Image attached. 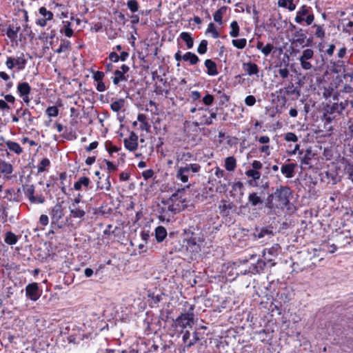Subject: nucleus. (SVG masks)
<instances>
[{
    "label": "nucleus",
    "mask_w": 353,
    "mask_h": 353,
    "mask_svg": "<svg viewBox=\"0 0 353 353\" xmlns=\"http://www.w3.org/2000/svg\"><path fill=\"white\" fill-rule=\"evenodd\" d=\"M292 191L288 186H281L272 194H269L265 200V207L269 210L284 209L290 203Z\"/></svg>",
    "instance_id": "obj_1"
},
{
    "label": "nucleus",
    "mask_w": 353,
    "mask_h": 353,
    "mask_svg": "<svg viewBox=\"0 0 353 353\" xmlns=\"http://www.w3.org/2000/svg\"><path fill=\"white\" fill-rule=\"evenodd\" d=\"M349 107L353 108V102L347 100L327 104L325 107L324 117L327 121L330 122L336 115L341 114Z\"/></svg>",
    "instance_id": "obj_2"
},
{
    "label": "nucleus",
    "mask_w": 353,
    "mask_h": 353,
    "mask_svg": "<svg viewBox=\"0 0 353 353\" xmlns=\"http://www.w3.org/2000/svg\"><path fill=\"white\" fill-rule=\"evenodd\" d=\"M201 165L199 163H185L184 166H181L176 171V176L183 183L188 181L190 176L201 170Z\"/></svg>",
    "instance_id": "obj_3"
},
{
    "label": "nucleus",
    "mask_w": 353,
    "mask_h": 353,
    "mask_svg": "<svg viewBox=\"0 0 353 353\" xmlns=\"http://www.w3.org/2000/svg\"><path fill=\"white\" fill-rule=\"evenodd\" d=\"M164 206L159 208V219L161 221H170V218L177 212L180 211L179 204L171 203L170 201H162Z\"/></svg>",
    "instance_id": "obj_4"
},
{
    "label": "nucleus",
    "mask_w": 353,
    "mask_h": 353,
    "mask_svg": "<svg viewBox=\"0 0 353 353\" xmlns=\"http://www.w3.org/2000/svg\"><path fill=\"white\" fill-rule=\"evenodd\" d=\"M314 20V16L312 12V8L309 6L303 5L297 11L294 21L301 24L305 22L307 25H311Z\"/></svg>",
    "instance_id": "obj_5"
},
{
    "label": "nucleus",
    "mask_w": 353,
    "mask_h": 353,
    "mask_svg": "<svg viewBox=\"0 0 353 353\" xmlns=\"http://www.w3.org/2000/svg\"><path fill=\"white\" fill-rule=\"evenodd\" d=\"M193 310L194 307L192 306L186 314H181V315L176 319V324L183 329L187 327H191L194 321Z\"/></svg>",
    "instance_id": "obj_6"
},
{
    "label": "nucleus",
    "mask_w": 353,
    "mask_h": 353,
    "mask_svg": "<svg viewBox=\"0 0 353 353\" xmlns=\"http://www.w3.org/2000/svg\"><path fill=\"white\" fill-rule=\"evenodd\" d=\"M321 180L327 184H336L341 179L339 175L337 168L333 167L321 174Z\"/></svg>",
    "instance_id": "obj_7"
},
{
    "label": "nucleus",
    "mask_w": 353,
    "mask_h": 353,
    "mask_svg": "<svg viewBox=\"0 0 353 353\" xmlns=\"http://www.w3.org/2000/svg\"><path fill=\"white\" fill-rule=\"evenodd\" d=\"M41 294V290H39L37 283H31L26 287V296L31 301H37Z\"/></svg>",
    "instance_id": "obj_8"
},
{
    "label": "nucleus",
    "mask_w": 353,
    "mask_h": 353,
    "mask_svg": "<svg viewBox=\"0 0 353 353\" xmlns=\"http://www.w3.org/2000/svg\"><path fill=\"white\" fill-rule=\"evenodd\" d=\"M313 57L314 51L312 49L307 48L303 51L302 55L299 59L303 69L308 70L312 68V64L307 61L312 59Z\"/></svg>",
    "instance_id": "obj_9"
},
{
    "label": "nucleus",
    "mask_w": 353,
    "mask_h": 353,
    "mask_svg": "<svg viewBox=\"0 0 353 353\" xmlns=\"http://www.w3.org/2000/svg\"><path fill=\"white\" fill-rule=\"evenodd\" d=\"M63 211L62 205L60 203H57L52 208L50 216L52 219V225L56 224L60 219L63 217Z\"/></svg>",
    "instance_id": "obj_10"
},
{
    "label": "nucleus",
    "mask_w": 353,
    "mask_h": 353,
    "mask_svg": "<svg viewBox=\"0 0 353 353\" xmlns=\"http://www.w3.org/2000/svg\"><path fill=\"white\" fill-rule=\"evenodd\" d=\"M273 235V227L270 225L262 228H256L254 232V236L257 239H262L265 236L271 237Z\"/></svg>",
    "instance_id": "obj_11"
},
{
    "label": "nucleus",
    "mask_w": 353,
    "mask_h": 353,
    "mask_svg": "<svg viewBox=\"0 0 353 353\" xmlns=\"http://www.w3.org/2000/svg\"><path fill=\"white\" fill-rule=\"evenodd\" d=\"M138 136L132 132L128 139L124 140V145L126 149L130 151H134L138 148Z\"/></svg>",
    "instance_id": "obj_12"
},
{
    "label": "nucleus",
    "mask_w": 353,
    "mask_h": 353,
    "mask_svg": "<svg viewBox=\"0 0 353 353\" xmlns=\"http://www.w3.org/2000/svg\"><path fill=\"white\" fill-rule=\"evenodd\" d=\"M243 70L246 72L247 74L252 76V75H256L258 76V74L259 72V66L251 61L247 62V63H243L242 64Z\"/></svg>",
    "instance_id": "obj_13"
},
{
    "label": "nucleus",
    "mask_w": 353,
    "mask_h": 353,
    "mask_svg": "<svg viewBox=\"0 0 353 353\" xmlns=\"http://www.w3.org/2000/svg\"><path fill=\"white\" fill-rule=\"evenodd\" d=\"M185 193V188L179 189L176 192L173 193L171 196L167 200L170 201L171 203L179 204V203H183L186 202V199L183 198Z\"/></svg>",
    "instance_id": "obj_14"
},
{
    "label": "nucleus",
    "mask_w": 353,
    "mask_h": 353,
    "mask_svg": "<svg viewBox=\"0 0 353 353\" xmlns=\"http://www.w3.org/2000/svg\"><path fill=\"white\" fill-rule=\"evenodd\" d=\"M294 36L296 39L292 43L295 45V46H301L304 47L307 39L306 34L304 31L302 29H299L294 33Z\"/></svg>",
    "instance_id": "obj_15"
},
{
    "label": "nucleus",
    "mask_w": 353,
    "mask_h": 353,
    "mask_svg": "<svg viewBox=\"0 0 353 353\" xmlns=\"http://www.w3.org/2000/svg\"><path fill=\"white\" fill-rule=\"evenodd\" d=\"M194 157L192 152L181 151L176 152V161L177 163H186L188 161H190Z\"/></svg>",
    "instance_id": "obj_16"
},
{
    "label": "nucleus",
    "mask_w": 353,
    "mask_h": 353,
    "mask_svg": "<svg viewBox=\"0 0 353 353\" xmlns=\"http://www.w3.org/2000/svg\"><path fill=\"white\" fill-rule=\"evenodd\" d=\"M283 92L285 96L296 95V98H299L301 95V91L296 87L292 83H290L288 86L280 90V93Z\"/></svg>",
    "instance_id": "obj_17"
},
{
    "label": "nucleus",
    "mask_w": 353,
    "mask_h": 353,
    "mask_svg": "<svg viewBox=\"0 0 353 353\" xmlns=\"http://www.w3.org/2000/svg\"><path fill=\"white\" fill-rule=\"evenodd\" d=\"M222 205H220L219 208L220 210V214L223 216H228L230 210H233L236 208V205L232 202H227L226 201H221Z\"/></svg>",
    "instance_id": "obj_18"
},
{
    "label": "nucleus",
    "mask_w": 353,
    "mask_h": 353,
    "mask_svg": "<svg viewBox=\"0 0 353 353\" xmlns=\"http://www.w3.org/2000/svg\"><path fill=\"white\" fill-rule=\"evenodd\" d=\"M204 65L207 68V74L209 76H216L219 74L216 63L214 61L206 59L204 62Z\"/></svg>",
    "instance_id": "obj_19"
},
{
    "label": "nucleus",
    "mask_w": 353,
    "mask_h": 353,
    "mask_svg": "<svg viewBox=\"0 0 353 353\" xmlns=\"http://www.w3.org/2000/svg\"><path fill=\"white\" fill-rule=\"evenodd\" d=\"M294 163L283 164L281 168V172L286 178H292L294 175Z\"/></svg>",
    "instance_id": "obj_20"
},
{
    "label": "nucleus",
    "mask_w": 353,
    "mask_h": 353,
    "mask_svg": "<svg viewBox=\"0 0 353 353\" xmlns=\"http://www.w3.org/2000/svg\"><path fill=\"white\" fill-rule=\"evenodd\" d=\"M70 211L71 216L74 218H83L85 214V212L81 206L75 204H71Z\"/></svg>",
    "instance_id": "obj_21"
},
{
    "label": "nucleus",
    "mask_w": 353,
    "mask_h": 353,
    "mask_svg": "<svg viewBox=\"0 0 353 353\" xmlns=\"http://www.w3.org/2000/svg\"><path fill=\"white\" fill-rule=\"evenodd\" d=\"M16 114L19 115V117L23 118L28 124H31L33 121L34 117L31 115L30 112L28 109L23 110L21 108L17 110Z\"/></svg>",
    "instance_id": "obj_22"
},
{
    "label": "nucleus",
    "mask_w": 353,
    "mask_h": 353,
    "mask_svg": "<svg viewBox=\"0 0 353 353\" xmlns=\"http://www.w3.org/2000/svg\"><path fill=\"white\" fill-rule=\"evenodd\" d=\"M248 199L249 203H250L251 206L252 207H256L259 205L263 204L264 202V201L256 192L250 193Z\"/></svg>",
    "instance_id": "obj_23"
},
{
    "label": "nucleus",
    "mask_w": 353,
    "mask_h": 353,
    "mask_svg": "<svg viewBox=\"0 0 353 353\" xmlns=\"http://www.w3.org/2000/svg\"><path fill=\"white\" fill-rule=\"evenodd\" d=\"M90 183V180L87 176H81L74 183V188L76 190H81L83 188H87Z\"/></svg>",
    "instance_id": "obj_24"
},
{
    "label": "nucleus",
    "mask_w": 353,
    "mask_h": 353,
    "mask_svg": "<svg viewBox=\"0 0 353 353\" xmlns=\"http://www.w3.org/2000/svg\"><path fill=\"white\" fill-rule=\"evenodd\" d=\"M166 229L163 226H158L155 229V238L157 242H162L167 236Z\"/></svg>",
    "instance_id": "obj_25"
},
{
    "label": "nucleus",
    "mask_w": 353,
    "mask_h": 353,
    "mask_svg": "<svg viewBox=\"0 0 353 353\" xmlns=\"http://www.w3.org/2000/svg\"><path fill=\"white\" fill-rule=\"evenodd\" d=\"M13 171L12 165L6 162L5 161H0V172L3 174L5 176L10 174Z\"/></svg>",
    "instance_id": "obj_26"
},
{
    "label": "nucleus",
    "mask_w": 353,
    "mask_h": 353,
    "mask_svg": "<svg viewBox=\"0 0 353 353\" xmlns=\"http://www.w3.org/2000/svg\"><path fill=\"white\" fill-rule=\"evenodd\" d=\"M5 143L8 148L15 154L19 155L23 152V149L18 143L12 141H6Z\"/></svg>",
    "instance_id": "obj_27"
},
{
    "label": "nucleus",
    "mask_w": 353,
    "mask_h": 353,
    "mask_svg": "<svg viewBox=\"0 0 353 353\" xmlns=\"http://www.w3.org/2000/svg\"><path fill=\"white\" fill-rule=\"evenodd\" d=\"M19 30V26L14 28L12 26H9L6 30V35L11 40V41H17V34Z\"/></svg>",
    "instance_id": "obj_28"
},
{
    "label": "nucleus",
    "mask_w": 353,
    "mask_h": 353,
    "mask_svg": "<svg viewBox=\"0 0 353 353\" xmlns=\"http://www.w3.org/2000/svg\"><path fill=\"white\" fill-rule=\"evenodd\" d=\"M183 60L188 61L191 65L196 64L200 60L196 54L191 52H188L183 55Z\"/></svg>",
    "instance_id": "obj_29"
},
{
    "label": "nucleus",
    "mask_w": 353,
    "mask_h": 353,
    "mask_svg": "<svg viewBox=\"0 0 353 353\" xmlns=\"http://www.w3.org/2000/svg\"><path fill=\"white\" fill-rule=\"evenodd\" d=\"M30 90L31 88L27 82L19 83L17 85V91L21 96L28 95Z\"/></svg>",
    "instance_id": "obj_30"
},
{
    "label": "nucleus",
    "mask_w": 353,
    "mask_h": 353,
    "mask_svg": "<svg viewBox=\"0 0 353 353\" xmlns=\"http://www.w3.org/2000/svg\"><path fill=\"white\" fill-rule=\"evenodd\" d=\"M179 37L183 41L185 42L188 49H190L193 47L194 40L189 32H183L180 34Z\"/></svg>",
    "instance_id": "obj_31"
},
{
    "label": "nucleus",
    "mask_w": 353,
    "mask_h": 353,
    "mask_svg": "<svg viewBox=\"0 0 353 353\" xmlns=\"http://www.w3.org/2000/svg\"><path fill=\"white\" fill-rule=\"evenodd\" d=\"M63 27L61 28V32H63L67 37H71L73 35V30L71 28V22L68 21H63Z\"/></svg>",
    "instance_id": "obj_32"
},
{
    "label": "nucleus",
    "mask_w": 353,
    "mask_h": 353,
    "mask_svg": "<svg viewBox=\"0 0 353 353\" xmlns=\"http://www.w3.org/2000/svg\"><path fill=\"white\" fill-rule=\"evenodd\" d=\"M278 6L293 11L296 9V5L294 3V0H279Z\"/></svg>",
    "instance_id": "obj_33"
},
{
    "label": "nucleus",
    "mask_w": 353,
    "mask_h": 353,
    "mask_svg": "<svg viewBox=\"0 0 353 353\" xmlns=\"http://www.w3.org/2000/svg\"><path fill=\"white\" fill-rule=\"evenodd\" d=\"M225 167L228 171H234L236 167V161L233 157H228L225 159Z\"/></svg>",
    "instance_id": "obj_34"
},
{
    "label": "nucleus",
    "mask_w": 353,
    "mask_h": 353,
    "mask_svg": "<svg viewBox=\"0 0 353 353\" xmlns=\"http://www.w3.org/2000/svg\"><path fill=\"white\" fill-rule=\"evenodd\" d=\"M18 237L12 232H7L5 235L4 241L8 245H12L17 243Z\"/></svg>",
    "instance_id": "obj_35"
},
{
    "label": "nucleus",
    "mask_w": 353,
    "mask_h": 353,
    "mask_svg": "<svg viewBox=\"0 0 353 353\" xmlns=\"http://www.w3.org/2000/svg\"><path fill=\"white\" fill-rule=\"evenodd\" d=\"M227 9H228V7L224 6H222L221 8H220L218 10H216L214 14V20L216 22L221 24L223 14L226 12Z\"/></svg>",
    "instance_id": "obj_36"
},
{
    "label": "nucleus",
    "mask_w": 353,
    "mask_h": 353,
    "mask_svg": "<svg viewBox=\"0 0 353 353\" xmlns=\"http://www.w3.org/2000/svg\"><path fill=\"white\" fill-rule=\"evenodd\" d=\"M70 48V42L68 40L62 39L61 41L60 46L59 48H57L54 52L56 53L60 54L61 52H65Z\"/></svg>",
    "instance_id": "obj_37"
},
{
    "label": "nucleus",
    "mask_w": 353,
    "mask_h": 353,
    "mask_svg": "<svg viewBox=\"0 0 353 353\" xmlns=\"http://www.w3.org/2000/svg\"><path fill=\"white\" fill-rule=\"evenodd\" d=\"M27 61L24 58V54L21 53L20 57L14 59V65L17 66L19 70L24 69L26 65Z\"/></svg>",
    "instance_id": "obj_38"
},
{
    "label": "nucleus",
    "mask_w": 353,
    "mask_h": 353,
    "mask_svg": "<svg viewBox=\"0 0 353 353\" xmlns=\"http://www.w3.org/2000/svg\"><path fill=\"white\" fill-rule=\"evenodd\" d=\"M124 99H119V100L115 101L110 104L111 110L117 112L124 106Z\"/></svg>",
    "instance_id": "obj_39"
},
{
    "label": "nucleus",
    "mask_w": 353,
    "mask_h": 353,
    "mask_svg": "<svg viewBox=\"0 0 353 353\" xmlns=\"http://www.w3.org/2000/svg\"><path fill=\"white\" fill-rule=\"evenodd\" d=\"M230 28H231V30L230 32V35L234 38L237 37L239 35V30H240L237 21H233L230 23Z\"/></svg>",
    "instance_id": "obj_40"
},
{
    "label": "nucleus",
    "mask_w": 353,
    "mask_h": 353,
    "mask_svg": "<svg viewBox=\"0 0 353 353\" xmlns=\"http://www.w3.org/2000/svg\"><path fill=\"white\" fill-rule=\"evenodd\" d=\"M50 165V161L48 158H43L37 167L38 173L43 172L46 168Z\"/></svg>",
    "instance_id": "obj_41"
},
{
    "label": "nucleus",
    "mask_w": 353,
    "mask_h": 353,
    "mask_svg": "<svg viewBox=\"0 0 353 353\" xmlns=\"http://www.w3.org/2000/svg\"><path fill=\"white\" fill-rule=\"evenodd\" d=\"M245 174L248 177L253 179V181H257L261 177V172L259 171L254 170L252 169L246 170Z\"/></svg>",
    "instance_id": "obj_42"
},
{
    "label": "nucleus",
    "mask_w": 353,
    "mask_h": 353,
    "mask_svg": "<svg viewBox=\"0 0 353 353\" xmlns=\"http://www.w3.org/2000/svg\"><path fill=\"white\" fill-rule=\"evenodd\" d=\"M277 50L276 48H274L272 43H267L265 46H263L261 52L264 54L265 57H268L272 52L274 53Z\"/></svg>",
    "instance_id": "obj_43"
},
{
    "label": "nucleus",
    "mask_w": 353,
    "mask_h": 353,
    "mask_svg": "<svg viewBox=\"0 0 353 353\" xmlns=\"http://www.w3.org/2000/svg\"><path fill=\"white\" fill-rule=\"evenodd\" d=\"M232 45L238 49H243L247 43V40L245 38L233 39L232 41Z\"/></svg>",
    "instance_id": "obj_44"
},
{
    "label": "nucleus",
    "mask_w": 353,
    "mask_h": 353,
    "mask_svg": "<svg viewBox=\"0 0 353 353\" xmlns=\"http://www.w3.org/2000/svg\"><path fill=\"white\" fill-rule=\"evenodd\" d=\"M311 152L309 150H307V152L304 154L303 157H301V165H307L308 168H311L312 165L310 163L311 161Z\"/></svg>",
    "instance_id": "obj_45"
},
{
    "label": "nucleus",
    "mask_w": 353,
    "mask_h": 353,
    "mask_svg": "<svg viewBox=\"0 0 353 353\" xmlns=\"http://www.w3.org/2000/svg\"><path fill=\"white\" fill-rule=\"evenodd\" d=\"M55 8L57 10L58 13L60 12L61 18H67L68 14V10L67 8L62 4H56Z\"/></svg>",
    "instance_id": "obj_46"
},
{
    "label": "nucleus",
    "mask_w": 353,
    "mask_h": 353,
    "mask_svg": "<svg viewBox=\"0 0 353 353\" xmlns=\"http://www.w3.org/2000/svg\"><path fill=\"white\" fill-rule=\"evenodd\" d=\"M39 14L45 17V19L47 21L52 19L53 13L50 11L47 10L45 7H41L39 8Z\"/></svg>",
    "instance_id": "obj_47"
},
{
    "label": "nucleus",
    "mask_w": 353,
    "mask_h": 353,
    "mask_svg": "<svg viewBox=\"0 0 353 353\" xmlns=\"http://www.w3.org/2000/svg\"><path fill=\"white\" fill-rule=\"evenodd\" d=\"M265 266L266 263L263 260L259 259L254 265V270H255L258 273H260L264 270Z\"/></svg>",
    "instance_id": "obj_48"
},
{
    "label": "nucleus",
    "mask_w": 353,
    "mask_h": 353,
    "mask_svg": "<svg viewBox=\"0 0 353 353\" xmlns=\"http://www.w3.org/2000/svg\"><path fill=\"white\" fill-rule=\"evenodd\" d=\"M345 172L348 175V178L353 182V164L346 162L345 165Z\"/></svg>",
    "instance_id": "obj_49"
},
{
    "label": "nucleus",
    "mask_w": 353,
    "mask_h": 353,
    "mask_svg": "<svg viewBox=\"0 0 353 353\" xmlns=\"http://www.w3.org/2000/svg\"><path fill=\"white\" fill-rule=\"evenodd\" d=\"M208 43V41L205 39L201 41L197 48V52L199 54H203L207 52Z\"/></svg>",
    "instance_id": "obj_50"
},
{
    "label": "nucleus",
    "mask_w": 353,
    "mask_h": 353,
    "mask_svg": "<svg viewBox=\"0 0 353 353\" xmlns=\"http://www.w3.org/2000/svg\"><path fill=\"white\" fill-rule=\"evenodd\" d=\"M206 32L212 33V36L214 39H217L219 37V33L216 30L214 24L213 23H209Z\"/></svg>",
    "instance_id": "obj_51"
},
{
    "label": "nucleus",
    "mask_w": 353,
    "mask_h": 353,
    "mask_svg": "<svg viewBox=\"0 0 353 353\" xmlns=\"http://www.w3.org/2000/svg\"><path fill=\"white\" fill-rule=\"evenodd\" d=\"M127 6L132 12H135L139 10V4L136 0L128 1Z\"/></svg>",
    "instance_id": "obj_52"
},
{
    "label": "nucleus",
    "mask_w": 353,
    "mask_h": 353,
    "mask_svg": "<svg viewBox=\"0 0 353 353\" xmlns=\"http://www.w3.org/2000/svg\"><path fill=\"white\" fill-rule=\"evenodd\" d=\"M49 117H57L59 114V110L56 106H50L46 110Z\"/></svg>",
    "instance_id": "obj_53"
},
{
    "label": "nucleus",
    "mask_w": 353,
    "mask_h": 353,
    "mask_svg": "<svg viewBox=\"0 0 353 353\" xmlns=\"http://www.w3.org/2000/svg\"><path fill=\"white\" fill-rule=\"evenodd\" d=\"M29 201L32 203H43L45 202V197L42 194L33 196Z\"/></svg>",
    "instance_id": "obj_54"
},
{
    "label": "nucleus",
    "mask_w": 353,
    "mask_h": 353,
    "mask_svg": "<svg viewBox=\"0 0 353 353\" xmlns=\"http://www.w3.org/2000/svg\"><path fill=\"white\" fill-rule=\"evenodd\" d=\"M25 195L28 198V199H31L34 196V188L33 185H28L27 188L24 190Z\"/></svg>",
    "instance_id": "obj_55"
},
{
    "label": "nucleus",
    "mask_w": 353,
    "mask_h": 353,
    "mask_svg": "<svg viewBox=\"0 0 353 353\" xmlns=\"http://www.w3.org/2000/svg\"><path fill=\"white\" fill-rule=\"evenodd\" d=\"M193 339L190 341H189L188 343L186 345L187 348L191 347L193 345H194L197 341L200 340V338L199 336V333L196 332H193L192 334Z\"/></svg>",
    "instance_id": "obj_56"
},
{
    "label": "nucleus",
    "mask_w": 353,
    "mask_h": 353,
    "mask_svg": "<svg viewBox=\"0 0 353 353\" xmlns=\"http://www.w3.org/2000/svg\"><path fill=\"white\" fill-rule=\"evenodd\" d=\"M285 140L288 142H296L298 141V137L293 132H288L285 134Z\"/></svg>",
    "instance_id": "obj_57"
},
{
    "label": "nucleus",
    "mask_w": 353,
    "mask_h": 353,
    "mask_svg": "<svg viewBox=\"0 0 353 353\" xmlns=\"http://www.w3.org/2000/svg\"><path fill=\"white\" fill-rule=\"evenodd\" d=\"M314 27H316V28L315 36L318 38H323L325 37V30L323 29V28L316 24L314 25Z\"/></svg>",
    "instance_id": "obj_58"
},
{
    "label": "nucleus",
    "mask_w": 353,
    "mask_h": 353,
    "mask_svg": "<svg viewBox=\"0 0 353 353\" xmlns=\"http://www.w3.org/2000/svg\"><path fill=\"white\" fill-rule=\"evenodd\" d=\"M104 76H105L104 72H101V71H96V72H93L92 77L95 81L98 82V81H103Z\"/></svg>",
    "instance_id": "obj_59"
},
{
    "label": "nucleus",
    "mask_w": 353,
    "mask_h": 353,
    "mask_svg": "<svg viewBox=\"0 0 353 353\" xmlns=\"http://www.w3.org/2000/svg\"><path fill=\"white\" fill-rule=\"evenodd\" d=\"M137 120L141 123V128H143L144 126L148 125V123L147 122V117L144 114H139L137 117Z\"/></svg>",
    "instance_id": "obj_60"
},
{
    "label": "nucleus",
    "mask_w": 353,
    "mask_h": 353,
    "mask_svg": "<svg viewBox=\"0 0 353 353\" xmlns=\"http://www.w3.org/2000/svg\"><path fill=\"white\" fill-rule=\"evenodd\" d=\"M203 103L206 105H210L214 101V97L212 94H207L202 99Z\"/></svg>",
    "instance_id": "obj_61"
},
{
    "label": "nucleus",
    "mask_w": 353,
    "mask_h": 353,
    "mask_svg": "<svg viewBox=\"0 0 353 353\" xmlns=\"http://www.w3.org/2000/svg\"><path fill=\"white\" fill-rule=\"evenodd\" d=\"M256 103V99L253 95H248L245 99V103L248 106H252Z\"/></svg>",
    "instance_id": "obj_62"
},
{
    "label": "nucleus",
    "mask_w": 353,
    "mask_h": 353,
    "mask_svg": "<svg viewBox=\"0 0 353 353\" xmlns=\"http://www.w3.org/2000/svg\"><path fill=\"white\" fill-rule=\"evenodd\" d=\"M345 152L347 155L353 156V141H350L345 146Z\"/></svg>",
    "instance_id": "obj_63"
},
{
    "label": "nucleus",
    "mask_w": 353,
    "mask_h": 353,
    "mask_svg": "<svg viewBox=\"0 0 353 353\" xmlns=\"http://www.w3.org/2000/svg\"><path fill=\"white\" fill-rule=\"evenodd\" d=\"M343 24V31L350 33L353 30V21H348L346 23Z\"/></svg>",
    "instance_id": "obj_64"
}]
</instances>
